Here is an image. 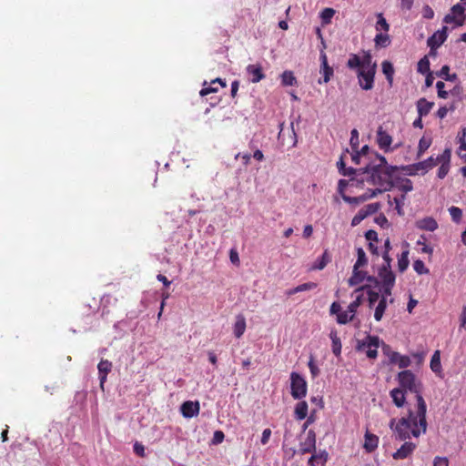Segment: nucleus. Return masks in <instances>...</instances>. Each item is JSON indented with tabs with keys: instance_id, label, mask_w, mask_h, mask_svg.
<instances>
[{
	"instance_id": "f257e3e1",
	"label": "nucleus",
	"mask_w": 466,
	"mask_h": 466,
	"mask_svg": "<svg viewBox=\"0 0 466 466\" xmlns=\"http://www.w3.org/2000/svg\"><path fill=\"white\" fill-rule=\"evenodd\" d=\"M397 380L401 389L409 390L416 395L418 415L420 417V425L422 426L423 431L427 427L426 411L427 405L421 395L422 384L416 379L415 374L410 370H405L398 373Z\"/></svg>"
},
{
	"instance_id": "f03ea898",
	"label": "nucleus",
	"mask_w": 466,
	"mask_h": 466,
	"mask_svg": "<svg viewBox=\"0 0 466 466\" xmlns=\"http://www.w3.org/2000/svg\"><path fill=\"white\" fill-rule=\"evenodd\" d=\"M397 171L381 168L380 166H374L370 162L363 167V174L367 175L364 181L366 180L369 184L377 186L376 189H380L382 193L394 187L393 177Z\"/></svg>"
},
{
	"instance_id": "7ed1b4c3",
	"label": "nucleus",
	"mask_w": 466,
	"mask_h": 466,
	"mask_svg": "<svg viewBox=\"0 0 466 466\" xmlns=\"http://www.w3.org/2000/svg\"><path fill=\"white\" fill-rule=\"evenodd\" d=\"M422 426L420 425V417L418 415V410L414 412L412 410H408V416L402 417L398 420L395 426L396 439L399 441H406L413 436L418 438L421 433H425Z\"/></svg>"
},
{
	"instance_id": "20e7f679",
	"label": "nucleus",
	"mask_w": 466,
	"mask_h": 466,
	"mask_svg": "<svg viewBox=\"0 0 466 466\" xmlns=\"http://www.w3.org/2000/svg\"><path fill=\"white\" fill-rule=\"evenodd\" d=\"M347 66L350 69L364 68L377 71V63L372 60V56L370 51H363L362 57H360L356 54H350Z\"/></svg>"
},
{
	"instance_id": "39448f33",
	"label": "nucleus",
	"mask_w": 466,
	"mask_h": 466,
	"mask_svg": "<svg viewBox=\"0 0 466 466\" xmlns=\"http://www.w3.org/2000/svg\"><path fill=\"white\" fill-rule=\"evenodd\" d=\"M308 384L306 380L299 373L290 374V394L295 400H301L307 395Z\"/></svg>"
},
{
	"instance_id": "423d86ee",
	"label": "nucleus",
	"mask_w": 466,
	"mask_h": 466,
	"mask_svg": "<svg viewBox=\"0 0 466 466\" xmlns=\"http://www.w3.org/2000/svg\"><path fill=\"white\" fill-rule=\"evenodd\" d=\"M363 295L359 294L355 300L350 303V305L347 308V310L338 314L337 322L339 324H347L348 322L353 320L355 313L358 309V308L362 303Z\"/></svg>"
},
{
	"instance_id": "0eeeda50",
	"label": "nucleus",
	"mask_w": 466,
	"mask_h": 466,
	"mask_svg": "<svg viewBox=\"0 0 466 466\" xmlns=\"http://www.w3.org/2000/svg\"><path fill=\"white\" fill-rule=\"evenodd\" d=\"M376 70L357 69L358 83L362 90L369 91L374 86Z\"/></svg>"
},
{
	"instance_id": "6e6552de",
	"label": "nucleus",
	"mask_w": 466,
	"mask_h": 466,
	"mask_svg": "<svg viewBox=\"0 0 466 466\" xmlns=\"http://www.w3.org/2000/svg\"><path fill=\"white\" fill-rule=\"evenodd\" d=\"M379 194H381V190L374 188V189H369L367 192H365L364 194L358 196V197H350L347 195H342V199L349 204L359 205V204L365 202L372 198H375Z\"/></svg>"
},
{
	"instance_id": "1a4fd4ad",
	"label": "nucleus",
	"mask_w": 466,
	"mask_h": 466,
	"mask_svg": "<svg viewBox=\"0 0 466 466\" xmlns=\"http://www.w3.org/2000/svg\"><path fill=\"white\" fill-rule=\"evenodd\" d=\"M376 141L379 147L384 152L387 153L393 150V148L390 147V145L392 143V137L390 134H388L382 128V127H379L377 130Z\"/></svg>"
},
{
	"instance_id": "9d476101",
	"label": "nucleus",
	"mask_w": 466,
	"mask_h": 466,
	"mask_svg": "<svg viewBox=\"0 0 466 466\" xmlns=\"http://www.w3.org/2000/svg\"><path fill=\"white\" fill-rule=\"evenodd\" d=\"M448 27L446 25L442 26L441 29L436 31L432 35H431L427 40V46L432 49V47H440L448 37Z\"/></svg>"
},
{
	"instance_id": "9b49d317",
	"label": "nucleus",
	"mask_w": 466,
	"mask_h": 466,
	"mask_svg": "<svg viewBox=\"0 0 466 466\" xmlns=\"http://www.w3.org/2000/svg\"><path fill=\"white\" fill-rule=\"evenodd\" d=\"M300 454H306L316 451V433L313 430H309L307 438L299 444Z\"/></svg>"
},
{
	"instance_id": "f8f14e48",
	"label": "nucleus",
	"mask_w": 466,
	"mask_h": 466,
	"mask_svg": "<svg viewBox=\"0 0 466 466\" xmlns=\"http://www.w3.org/2000/svg\"><path fill=\"white\" fill-rule=\"evenodd\" d=\"M319 59L321 62L319 72L323 76V80L319 79V83H328L333 76V68L329 66L327 55L324 51H320Z\"/></svg>"
},
{
	"instance_id": "ddd939ff",
	"label": "nucleus",
	"mask_w": 466,
	"mask_h": 466,
	"mask_svg": "<svg viewBox=\"0 0 466 466\" xmlns=\"http://www.w3.org/2000/svg\"><path fill=\"white\" fill-rule=\"evenodd\" d=\"M199 402L198 400H187L180 406V410L185 418H193L199 413Z\"/></svg>"
},
{
	"instance_id": "4468645a",
	"label": "nucleus",
	"mask_w": 466,
	"mask_h": 466,
	"mask_svg": "<svg viewBox=\"0 0 466 466\" xmlns=\"http://www.w3.org/2000/svg\"><path fill=\"white\" fill-rule=\"evenodd\" d=\"M99 385L104 390V385L106 382L107 374L112 370V362L107 360H101L97 365Z\"/></svg>"
},
{
	"instance_id": "2eb2a0df",
	"label": "nucleus",
	"mask_w": 466,
	"mask_h": 466,
	"mask_svg": "<svg viewBox=\"0 0 466 466\" xmlns=\"http://www.w3.org/2000/svg\"><path fill=\"white\" fill-rule=\"evenodd\" d=\"M247 74L249 76V81L252 83H258L265 78L262 66L259 64L248 65L246 67Z\"/></svg>"
},
{
	"instance_id": "dca6fc26",
	"label": "nucleus",
	"mask_w": 466,
	"mask_h": 466,
	"mask_svg": "<svg viewBox=\"0 0 466 466\" xmlns=\"http://www.w3.org/2000/svg\"><path fill=\"white\" fill-rule=\"evenodd\" d=\"M380 338L378 336L368 335L364 339L358 340L356 349L359 351H366L370 348H379Z\"/></svg>"
},
{
	"instance_id": "f3484780",
	"label": "nucleus",
	"mask_w": 466,
	"mask_h": 466,
	"mask_svg": "<svg viewBox=\"0 0 466 466\" xmlns=\"http://www.w3.org/2000/svg\"><path fill=\"white\" fill-rule=\"evenodd\" d=\"M416 449V444L410 441H405L400 449H398L392 457L395 460H403L408 458Z\"/></svg>"
},
{
	"instance_id": "a211bd4d",
	"label": "nucleus",
	"mask_w": 466,
	"mask_h": 466,
	"mask_svg": "<svg viewBox=\"0 0 466 466\" xmlns=\"http://www.w3.org/2000/svg\"><path fill=\"white\" fill-rule=\"evenodd\" d=\"M341 175L344 177H351L350 181L351 185L356 184L357 187L361 186L364 182V178H358V176L364 175L362 168L346 167L345 170L341 171Z\"/></svg>"
},
{
	"instance_id": "6ab92c4d",
	"label": "nucleus",
	"mask_w": 466,
	"mask_h": 466,
	"mask_svg": "<svg viewBox=\"0 0 466 466\" xmlns=\"http://www.w3.org/2000/svg\"><path fill=\"white\" fill-rule=\"evenodd\" d=\"M378 277L380 285L395 284L396 276L391 270V268L380 267L378 270Z\"/></svg>"
},
{
	"instance_id": "aec40b11",
	"label": "nucleus",
	"mask_w": 466,
	"mask_h": 466,
	"mask_svg": "<svg viewBox=\"0 0 466 466\" xmlns=\"http://www.w3.org/2000/svg\"><path fill=\"white\" fill-rule=\"evenodd\" d=\"M416 228L420 230L433 232L438 228V223L432 217H426L416 221Z\"/></svg>"
},
{
	"instance_id": "412c9836",
	"label": "nucleus",
	"mask_w": 466,
	"mask_h": 466,
	"mask_svg": "<svg viewBox=\"0 0 466 466\" xmlns=\"http://www.w3.org/2000/svg\"><path fill=\"white\" fill-rule=\"evenodd\" d=\"M379 444V437L373 433H370L369 431H366L364 435V444L363 448L367 452L374 451Z\"/></svg>"
},
{
	"instance_id": "4be33fe9",
	"label": "nucleus",
	"mask_w": 466,
	"mask_h": 466,
	"mask_svg": "<svg viewBox=\"0 0 466 466\" xmlns=\"http://www.w3.org/2000/svg\"><path fill=\"white\" fill-rule=\"evenodd\" d=\"M433 106V102H430L424 97L420 98L416 103L418 115L420 116H427L432 109Z\"/></svg>"
},
{
	"instance_id": "5701e85b",
	"label": "nucleus",
	"mask_w": 466,
	"mask_h": 466,
	"mask_svg": "<svg viewBox=\"0 0 466 466\" xmlns=\"http://www.w3.org/2000/svg\"><path fill=\"white\" fill-rule=\"evenodd\" d=\"M363 290H366V292L368 294L370 308H372L374 306V304L380 299V292L371 289L370 285H364L360 288H358V289H356L355 292H360V291H363Z\"/></svg>"
},
{
	"instance_id": "b1692460",
	"label": "nucleus",
	"mask_w": 466,
	"mask_h": 466,
	"mask_svg": "<svg viewBox=\"0 0 466 466\" xmlns=\"http://www.w3.org/2000/svg\"><path fill=\"white\" fill-rule=\"evenodd\" d=\"M390 395L392 399L393 403L398 408H400L405 404V401H406L405 391L402 389L395 388L390 390Z\"/></svg>"
},
{
	"instance_id": "393cba45",
	"label": "nucleus",
	"mask_w": 466,
	"mask_h": 466,
	"mask_svg": "<svg viewBox=\"0 0 466 466\" xmlns=\"http://www.w3.org/2000/svg\"><path fill=\"white\" fill-rule=\"evenodd\" d=\"M367 273L360 270V268L353 267L351 277L349 279L348 283L350 287L357 286L365 280Z\"/></svg>"
},
{
	"instance_id": "a878e982",
	"label": "nucleus",
	"mask_w": 466,
	"mask_h": 466,
	"mask_svg": "<svg viewBox=\"0 0 466 466\" xmlns=\"http://www.w3.org/2000/svg\"><path fill=\"white\" fill-rule=\"evenodd\" d=\"M246 330V319L243 315L238 314L236 317V322L233 327V333L236 338H240Z\"/></svg>"
},
{
	"instance_id": "bb28decb",
	"label": "nucleus",
	"mask_w": 466,
	"mask_h": 466,
	"mask_svg": "<svg viewBox=\"0 0 466 466\" xmlns=\"http://www.w3.org/2000/svg\"><path fill=\"white\" fill-rule=\"evenodd\" d=\"M436 166V161L433 157H430L423 161H420L416 163V167L419 168L420 174L424 175L430 169L433 168Z\"/></svg>"
},
{
	"instance_id": "cd10ccee",
	"label": "nucleus",
	"mask_w": 466,
	"mask_h": 466,
	"mask_svg": "<svg viewBox=\"0 0 466 466\" xmlns=\"http://www.w3.org/2000/svg\"><path fill=\"white\" fill-rule=\"evenodd\" d=\"M308 410H309V406L305 400H301V401L298 402L295 406V410H294L295 418L298 420H302L306 419V417L308 415Z\"/></svg>"
},
{
	"instance_id": "c85d7f7f",
	"label": "nucleus",
	"mask_w": 466,
	"mask_h": 466,
	"mask_svg": "<svg viewBox=\"0 0 466 466\" xmlns=\"http://www.w3.org/2000/svg\"><path fill=\"white\" fill-rule=\"evenodd\" d=\"M329 338L332 341V352L335 356H339L341 354V341L338 336V332L336 330H331L329 333Z\"/></svg>"
},
{
	"instance_id": "c756f323",
	"label": "nucleus",
	"mask_w": 466,
	"mask_h": 466,
	"mask_svg": "<svg viewBox=\"0 0 466 466\" xmlns=\"http://www.w3.org/2000/svg\"><path fill=\"white\" fill-rule=\"evenodd\" d=\"M216 84H219L221 86H226V81L221 78H216L212 80L208 86H204L199 94L201 96H205L210 93L218 92V87H214L213 86Z\"/></svg>"
},
{
	"instance_id": "7c9ffc66",
	"label": "nucleus",
	"mask_w": 466,
	"mask_h": 466,
	"mask_svg": "<svg viewBox=\"0 0 466 466\" xmlns=\"http://www.w3.org/2000/svg\"><path fill=\"white\" fill-rule=\"evenodd\" d=\"M435 75L446 81L454 82L458 79L456 74H450V66L444 65L440 71H437Z\"/></svg>"
},
{
	"instance_id": "2f4dec72",
	"label": "nucleus",
	"mask_w": 466,
	"mask_h": 466,
	"mask_svg": "<svg viewBox=\"0 0 466 466\" xmlns=\"http://www.w3.org/2000/svg\"><path fill=\"white\" fill-rule=\"evenodd\" d=\"M381 66H382V72L385 75L390 86H391L392 83H393V75H394L393 66L390 61L385 60L382 62Z\"/></svg>"
},
{
	"instance_id": "473e14b6",
	"label": "nucleus",
	"mask_w": 466,
	"mask_h": 466,
	"mask_svg": "<svg viewBox=\"0 0 466 466\" xmlns=\"http://www.w3.org/2000/svg\"><path fill=\"white\" fill-rule=\"evenodd\" d=\"M281 84L284 86H293L298 84V81L292 71L286 70L281 74Z\"/></svg>"
},
{
	"instance_id": "72a5a7b5",
	"label": "nucleus",
	"mask_w": 466,
	"mask_h": 466,
	"mask_svg": "<svg viewBox=\"0 0 466 466\" xmlns=\"http://www.w3.org/2000/svg\"><path fill=\"white\" fill-rule=\"evenodd\" d=\"M376 47H387L390 45V35L385 32L378 33L374 38Z\"/></svg>"
},
{
	"instance_id": "f704fd0d",
	"label": "nucleus",
	"mask_w": 466,
	"mask_h": 466,
	"mask_svg": "<svg viewBox=\"0 0 466 466\" xmlns=\"http://www.w3.org/2000/svg\"><path fill=\"white\" fill-rule=\"evenodd\" d=\"M432 142L431 137H422L418 145L417 158L421 157L425 151L431 147Z\"/></svg>"
},
{
	"instance_id": "c9c22d12",
	"label": "nucleus",
	"mask_w": 466,
	"mask_h": 466,
	"mask_svg": "<svg viewBox=\"0 0 466 466\" xmlns=\"http://www.w3.org/2000/svg\"><path fill=\"white\" fill-rule=\"evenodd\" d=\"M430 366L434 373L439 374L441 372V355L439 350H436L433 353Z\"/></svg>"
},
{
	"instance_id": "e433bc0d",
	"label": "nucleus",
	"mask_w": 466,
	"mask_h": 466,
	"mask_svg": "<svg viewBox=\"0 0 466 466\" xmlns=\"http://www.w3.org/2000/svg\"><path fill=\"white\" fill-rule=\"evenodd\" d=\"M387 300L384 298H380L379 303L375 309L374 319L377 321L381 320L383 314L387 309Z\"/></svg>"
},
{
	"instance_id": "4c0bfd02",
	"label": "nucleus",
	"mask_w": 466,
	"mask_h": 466,
	"mask_svg": "<svg viewBox=\"0 0 466 466\" xmlns=\"http://www.w3.org/2000/svg\"><path fill=\"white\" fill-rule=\"evenodd\" d=\"M376 158L379 160V163L378 164H374V166H380L381 168H387L388 170H399V167L398 166H392V165H390L388 162H387V159L384 156L377 153V152H372Z\"/></svg>"
},
{
	"instance_id": "58836bf2",
	"label": "nucleus",
	"mask_w": 466,
	"mask_h": 466,
	"mask_svg": "<svg viewBox=\"0 0 466 466\" xmlns=\"http://www.w3.org/2000/svg\"><path fill=\"white\" fill-rule=\"evenodd\" d=\"M417 71L421 75H425L431 72L430 69V60L428 58V56H424L422 58L420 59L417 65Z\"/></svg>"
},
{
	"instance_id": "ea45409f",
	"label": "nucleus",
	"mask_w": 466,
	"mask_h": 466,
	"mask_svg": "<svg viewBox=\"0 0 466 466\" xmlns=\"http://www.w3.org/2000/svg\"><path fill=\"white\" fill-rule=\"evenodd\" d=\"M329 262V257L327 251H325L321 257L317 258V260L315 261V263L312 266V269H318V270L323 269Z\"/></svg>"
},
{
	"instance_id": "a19ab883",
	"label": "nucleus",
	"mask_w": 466,
	"mask_h": 466,
	"mask_svg": "<svg viewBox=\"0 0 466 466\" xmlns=\"http://www.w3.org/2000/svg\"><path fill=\"white\" fill-rule=\"evenodd\" d=\"M408 256H409V251L405 250L399 257L398 268H399L400 272H404L408 268L409 263H410Z\"/></svg>"
},
{
	"instance_id": "79ce46f5",
	"label": "nucleus",
	"mask_w": 466,
	"mask_h": 466,
	"mask_svg": "<svg viewBox=\"0 0 466 466\" xmlns=\"http://www.w3.org/2000/svg\"><path fill=\"white\" fill-rule=\"evenodd\" d=\"M368 263V258L366 257V253L362 248H357V260L355 262L354 267L361 268Z\"/></svg>"
},
{
	"instance_id": "37998d69",
	"label": "nucleus",
	"mask_w": 466,
	"mask_h": 466,
	"mask_svg": "<svg viewBox=\"0 0 466 466\" xmlns=\"http://www.w3.org/2000/svg\"><path fill=\"white\" fill-rule=\"evenodd\" d=\"M377 17L378 20L375 26L376 30L384 31L387 33L390 30V25L388 24L387 20L384 18L381 13L378 14Z\"/></svg>"
},
{
	"instance_id": "c03bdc74",
	"label": "nucleus",
	"mask_w": 466,
	"mask_h": 466,
	"mask_svg": "<svg viewBox=\"0 0 466 466\" xmlns=\"http://www.w3.org/2000/svg\"><path fill=\"white\" fill-rule=\"evenodd\" d=\"M380 208V204L379 202H375V203L368 204L360 209L362 211H364V216H366V218H367L370 215L377 213Z\"/></svg>"
},
{
	"instance_id": "a18cd8bd",
	"label": "nucleus",
	"mask_w": 466,
	"mask_h": 466,
	"mask_svg": "<svg viewBox=\"0 0 466 466\" xmlns=\"http://www.w3.org/2000/svg\"><path fill=\"white\" fill-rule=\"evenodd\" d=\"M451 148H445V150L442 152V154L439 155L437 157H434V160L436 161V166L441 163H451Z\"/></svg>"
},
{
	"instance_id": "49530a36",
	"label": "nucleus",
	"mask_w": 466,
	"mask_h": 466,
	"mask_svg": "<svg viewBox=\"0 0 466 466\" xmlns=\"http://www.w3.org/2000/svg\"><path fill=\"white\" fill-rule=\"evenodd\" d=\"M308 367L309 369V371H310V374H311V377L313 379L317 378L319 376L320 374V370L319 369L316 361H315V359L313 357V355H310L309 356V360L308 362Z\"/></svg>"
},
{
	"instance_id": "de8ad7c7",
	"label": "nucleus",
	"mask_w": 466,
	"mask_h": 466,
	"mask_svg": "<svg viewBox=\"0 0 466 466\" xmlns=\"http://www.w3.org/2000/svg\"><path fill=\"white\" fill-rule=\"evenodd\" d=\"M398 187L400 191L408 193L413 190V184L412 181L409 178H401V181Z\"/></svg>"
},
{
	"instance_id": "09e8293b",
	"label": "nucleus",
	"mask_w": 466,
	"mask_h": 466,
	"mask_svg": "<svg viewBox=\"0 0 466 466\" xmlns=\"http://www.w3.org/2000/svg\"><path fill=\"white\" fill-rule=\"evenodd\" d=\"M335 14L334 9L332 8H324L320 13V17L322 19L323 24H329L331 21V18L333 17Z\"/></svg>"
},
{
	"instance_id": "8fccbe9b",
	"label": "nucleus",
	"mask_w": 466,
	"mask_h": 466,
	"mask_svg": "<svg viewBox=\"0 0 466 466\" xmlns=\"http://www.w3.org/2000/svg\"><path fill=\"white\" fill-rule=\"evenodd\" d=\"M399 169L402 170L408 176H415L420 174L419 168L416 167V163L399 167Z\"/></svg>"
},
{
	"instance_id": "3c124183",
	"label": "nucleus",
	"mask_w": 466,
	"mask_h": 466,
	"mask_svg": "<svg viewBox=\"0 0 466 466\" xmlns=\"http://www.w3.org/2000/svg\"><path fill=\"white\" fill-rule=\"evenodd\" d=\"M449 212L454 222H460L462 217V211L460 208L452 206L449 208Z\"/></svg>"
},
{
	"instance_id": "603ef678",
	"label": "nucleus",
	"mask_w": 466,
	"mask_h": 466,
	"mask_svg": "<svg viewBox=\"0 0 466 466\" xmlns=\"http://www.w3.org/2000/svg\"><path fill=\"white\" fill-rule=\"evenodd\" d=\"M413 268L419 275L429 273V269L425 267L424 262L420 259H417L413 262Z\"/></svg>"
},
{
	"instance_id": "864d4df0",
	"label": "nucleus",
	"mask_w": 466,
	"mask_h": 466,
	"mask_svg": "<svg viewBox=\"0 0 466 466\" xmlns=\"http://www.w3.org/2000/svg\"><path fill=\"white\" fill-rule=\"evenodd\" d=\"M443 22L446 24H451L454 23L457 26H461L463 25L464 19H459L456 18L455 15L453 14H448L444 16Z\"/></svg>"
},
{
	"instance_id": "5fc2aeb1",
	"label": "nucleus",
	"mask_w": 466,
	"mask_h": 466,
	"mask_svg": "<svg viewBox=\"0 0 466 466\" xmlns=\"http://www.w3.org/2000/svg\"><path fill=\"white\" fill-rule=\"evenodd\" d=\"M383 350L385 354L389 355L390 363L397 364L399 362V358L400 357V354L399 352L391 351L390 353H389L388 351H390V347L388 345H384Z\"/></svg>"
},
{
	"instance_id": "6e6d98bb",
	"label": "nucleus",
	"mask_w": 466,
	"mask_h": 466,
	"mask_svg": "<svg viewBox=\"0 0 466 466\" xmlns=\"http://www.w3.org/2000/svg\"><path fill=\"white\" fill-rule=\"evenodd\" d=\"M383 350L385 354L389 355L390 363L397 364L399 362V358L400 357V354L399 352L391 351L390 353H389L388 351H390V347L388 345H384Z\"/></svg>"
},
{
	"instance_id": "4d7b16f0",
	"label": "nucleus",
	"mask_w": 466,
	"mask_h": 466,
	"mask_svg": "<svg viewBox=\"0 0 466 466\" xmlns=\"http://www.w3.org/2000/svg\"><path fill=\"white\" fill-rule=\"evenodd\" d=\"M350 144L353 150H356L359 147V132L356 128L352 129L350 132Z\"/></svg>"
},
{
	"instance_id": "13d9d810",
	"label": "nucleus",
	"mask_w": 466,
	"mask_h": 466,
	"mask_svg": "<svg viewBox=\"0 0 466 466\" xmlns=\"http://www.w3.org/2000/svg\"><path fill=\"white\" fill-rule=\"evenodd\" d=\"M395 284H383L380 285V291L381 292V297L384 298L388 301V297L391 295L392 289Z\"/></svg>"
},
{
	"instance_id": "bf43d9fd",
	"label": "nucleus",
	"mask_w": 466,
	"mask_h": 466,
	"mask_svg": "<svg viewBox=\"0 0 466 466\" xmlns=\"http://www.w3.org/2000/svg\"><path fill=\"white\" fill-rule=\"evenodd\" d=\"M450 164H447V163H442L441 164V167H439L438 169V172H437V177L440 178V179H443L449 173L450 171Z\"/></svg>"
},
{
	"instance_id": "052dcab7",
	"label": "nucleus",
	"mask_w": 466,
	"mask_h": 466,
	"mask_svg": "<svg viewBox=\"0 0 466 466\" xmlns=\"http://www.w3.org/2000/svg\"><path fill=\"white\" fill-rule=\"evenodd\" d=\"M393 200H394V203L396 205L397 213L400 216H402L404 214L403 209H402V206H403V203H404V200H405V195L403 194L400 198H394Z\"/></svg>"
},
{
	"instance_id": "680f3d73",
	"label": "nucleus",
	"mask_w": 466,
	"mask_h": 466,
	"mask_svg": "<svg viewBox=\"0 0 466 466\" xmlns=\"http://www.w3.org/2000/svg\"><path fill=\"white\" fill-rule=\"evenodd\" d=\"M317 286H318V284L316 282H306V283L297 286V289L299 292H304V291L312 290V289H316Z\"/></svg>"
},
{
	"instance_id": "e2e57ef3",
	"label": "nucleus",
	"mask_w": 466,
	"mask_h": 466,
	"mask_svg": "<svg viewBox=\"0 0 466 466\" xmlns=\"http://www.w3.org/2000/svg\"><path fill=\"white\" fill-rule=\"evenodd\" d=\"M444 87H445V84L442 81H438L436 83L438 96L441 98H443V99L447 98L449 96V93L444 90Z\"/></svg>"
},
{
	"instance_id": "0e129e2a",
	"label": "nucleus",
	"mask_w": 466,
	"mask_h": 466,
	"mask_svg": "<svg viewBox=\"0 0 466 466\" xmlns=\"http://www.w3.org/2000/svg\"><path fill=\"white\" fill-rule=\"evenodd\" d=\"M411 363V360L409 356L400 355L399 358V362L397 363L400 369H406Z\"/></svg>"
},
{
	"instance_id": "69168bd1",
	"label": "nucleus",
	"mask_w": 466,
	"mask_h": 466,
	"mask_svg": "<svg viewBox=\"0 0 466 466\" xmlns=\"http://www.w3.org/2000/svg\"><path fill=\"white\" fill-rule=\"evenodd\" d=\"M365 218H366V216H364V211L360 209L358 211V213L351 219V226L352 227L358 226Z\"/></svg>"
},
{
	"instance_id": "338daca9",
	"label": "nucleus",
	"mask_w": 466,
	"mask_h": 466,
	"mask_svg": "<svg viewBox=\"0 0 466 466\" xmlns=\"http://www.w3.org/2000/svg\"><path fill=\"white\" fill-rule=\"evenodd\" d=\"M134 452L139 457H145V447L142 443L136 441L133 446Z\"/></svg>"
},
{
	"instance_id": "774afa93",
	"label": "nucleus",
	"mask_w": 466,
	"mask_h": 466,
	"mask_svg": "<svg viewBox=\"0 0 466 466\" xmlns=\"http://www.w3.org/2000/svg\"><path fill=\"white\" fill-rule=\"evenodd\" d=\"M433 466H449V461L446 457H435Z\"/></svg>"
}]
</instances>
